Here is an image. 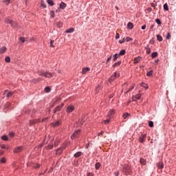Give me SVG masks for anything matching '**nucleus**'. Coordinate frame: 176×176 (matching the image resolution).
<instances>
[{
	"instance_id": "obj_1",
	"label": "nucleus",
	"mask_w": 176,
	"mask_h": 176,
	"mask_svg": "<svg viewBox=\"0 0 176 176\" xmlns=\"http://www.w3.org/2000/svg\"><path fill=\"white\" fill-rule=\"evenodd\" d=\"M38 75L40 76H45V78H53V74L48 72H44V71L38 72Z\"/></svg>"
},
{
	"instance_id": "obj_2",
	"label": "nucleus",
	"mask_w": 176,
	"mask_h": 176,
	"mask_svg": "<svg viewBox=\"0 0 176 176\" xmlns=\"http://www.w3.org/2000/svg\"><path fill=\"white\" fill-rule=\"evenodd\" d=\"M123 172L126 175H129L131 173V166L129 165H125L123 168Z\"/></svg>"
},
{
	"instance_id": "obj_3",
	"label": "nucleus",
	"mask_w": 176,
	"mask_h": 176,
	"mask_svg": "<svg viewBox=\"0 0 176 176\" xmlns=\"http://www.w3.org/2000/svg\"><path fill=\"white\" fill-rule=\"evenodd\" d=\"M119 76H120V74L114 72L113 75L109 78V82H110V83H112V82H113V80H115L117 78H119Z\"/></svg>"
},
{
	"instance_id": "obj_4",
	"label": "nucleus",
	"mask_w": 176,
	"mask_h": 176,
	"mask_svg": "<svg viewBox=\"0 0 176 176\" xmlns=\"http://www.w3.org/2000/svg\"><path fill=\"white\" fill-rule=\"evenodd\" d=\"M79 134H80V130L74 131V133L71 135L72 140H76V138L79 137Z\"/></svg>"
},
{
	"instance_id": "obj_5",
	"label": "nucleus",
	"mask_w": 176,
	"mask_h": 176,
	"mask_svg": "<svg viewBox=\"0 0 176 176\" xmlns=\"http://www.w3.org/2000/svg\"><path fill=\"white\" fill-rule=\"evenodd\" d=\"M64 107V103H62L60 105H58L56 107V109L54 110V113H56V112H60L61 111V108Z\"/></svg>"
},
{
	"instance_id": "obj_6",
	"label": "nucleus",
	"mask_w": 176,
	"mask_h": 176,
	"mask_svg": "<svg viewBox=\"0 0 176 176\" xmlns=\"http://www.w3.org/2000/svg\"><path fill=\"white\" fill-rule=\"evenodd\" d=\"M23 151V146H18L14 149V153H20Z\"/></svg>"
},
{
	"instance_id": "obj_7",
	"label": "nucleus",
	"mask_w": 176,
	"mask_h": 176,
	"mask_svg": "<svg viewBox=\"0 0 176 176\" xmlns=\"http://www.w3.org/2000/svg\"><path fill=\"white\" fill-rule=\"evenodd\" d=\"M6 23H7V24H11V27H15L16 25V23L10 20V19H7L6 20Z\"/></svg>"
},
{
	"instance_id": "obj_8",
	"label": "nucleus",
	"mask_w": 176,
	"mask_h": 176,
	"mask_svg": "<svg viewBox=\"0 0 176 176\" xmlns=\"http://www.w3.org/2000/svg\"><path fill=\"white\" fill-rule=\"evenodd\" d=\"M74 109H75V107L74 106L72 105L68 106L66 109V112H67V113H71V112H72Z\"/></svg>"
},
{
	"instance_id": "obj_9",
	"label": "nucleus",
	"mask_w": 176,
	"mask_h": 176,
	"mask_svg": "<svg viewBox=\"0 0 176 176\" xmlns=\"http://www.w3.org/2000/svg\"><path fill=\"white\" fill-rule=\"evenodd\" d=\"M146 139V134H142L141 136H140L139 140L140 142H144L145 140Z\"/></svg>"
},
{
	"instance_id": "obj_10",
	"label": "nucleus",
	"mask_w": 176,
	"mask_h": 176,
	"mask_svg": "<svg viewBox=\"0 0 176 176\" xmlns=\"http://www.w3.org/2000/svg\"><path fill=\"white\" fill-rule=\"evenodd\" d=\"M41 122V119L37 120H32L30 121V126H32V124H35V123H39Z\"/></svg>"
},
{
	"instance_id": "obj_11",
	"label": "nucleus",
	"mask_w": 176,
	"mask_h": 176,
	"mask_svg": "<svg viewBox=\"0 0 176 176\" xmlns=\"http://www.w3.org/2000/svg\"><path fill=\"white\" fill-rule=\"evenodd\" d=\"M4 94H7V95H6V97H7L8 98H9V97H12V96H13V92H12V91L8 92V90H6V91H4Z\"/></svg>"
},
{
	"instance_id": "obj_12",
	"label": "nucleus",
	"mask_w": 176,
	"mask_h": 176,
	"mask_svg": "<svg viewBox=\"0 0 176 176\" xmlns=\"http://www.w3.org/2000/svg\"><path fill=\"white\" fill-rule=\"evenodd\" d=\"M157 167H158V168H160V170H162V168H164V164H163L162 162H158L157 164Z\"/></svg>"
},
{
	"instance_id": "obj_13",
	"label": "nucleus",
	"mask_w": 176,
	"mask_h": 176,
	"mask_svg": "<svg viewBox=\"0 0 176 176\" xmlns=\"http://www.w3.org/2000/svg\"><path fill=\"white\" fill-rule=\"evenodd\" d=\"M59 8H60V9H61L62 10H64V9H65V8H67V4H65V3H64V2H61V3H60V5H59Z\"/></svg>"
},
{
	"instance_id": "obj_14",
	"label": "nucleus",
	"mask_w": 176,
	"mask_h": 176,
	"mask_svg": "<svg viewBox=\"0 0 176 176\" xmlns=\"http://www.w3.org/2000/svg\"><path fill=\"white\" fill-rule=\"evenodd\" d=\"M89 71H90V68H89V67L83 68L82 70V75H85V74H87V72H89Z\"/></svg>"
},
{
	"instance_id": "obj_15",
	"label": "nucleus",
	"mask_w": 176,
	"mask_h": 176,
	"mask_svg": "<svg viewBox=\"0 0 176 176\" xmlns=\"http://www.w3.org/2000/svg\"><path fill=\"white\" fill-rule=\"evenodd\" d=\"M141 61V58L140 56L136 57L133 60V64H138Z\"/></svg>"
},
{
	"instance_id": "obj_16",
	"label": "nucleus",
	"mask_w": 176,
	"mask_h": 176,
	"mask_svg": "<svg viewBox=\"0 0 176 176\" xmlns=\"http://www.w3.org/2000/svg\"><path fill=\"white\" fill-rule=\"evenodd\" d=\"M115 115V110H110L108 113V118H112Z\"/></svg>"
},
{
	"instance_id": "obj_17",
	"label": "nucleus",
	"mask_w": 176,
	"mask_h": 176,
	"mask_svg": "<svg viewBox=\"0 0 176 176\" xmlns=\"http://www.w3.org/2000/svg\"><path fill=\"white\" fill-rule=\"evenodd\" d=\"M127 28L128 30H133V28H134V25H133V23L129 22L127 24Z\"/></svg>"
},
{
	"instance_id": "obj_18",
	"label": "nucleus",
	"mask_w": 176,
	"mask_h": 176,
	"mask_svg": "<svg viewBox=\"0 0 176 176\" xmlns=\"http://www.w3.org/2000/svg\"><path fill=\"white\" fill-rule=\"evenodd\" d=\"M74 31H75V29H74L73 28H71L69 29H67L65 32L66 34H72V32H74Z\"/></svg>"
},
{
	"instance_id": "obj_19",
	"label": "nucleus",
	"mask_w": 176,
	"mask_h": 176,
	"mask_svg": "<svg viewBox=\"0 0 176 176\" xmlns=\"http://www.w3.org/2000/svg\"><path fill=\"white\" fill-rule=\"evenodd\" d=\"M134 98H135L136 100H140V98H141V94H138L135 96H133V101L135 100H134Z\"/></svg>"
},
{
	"instance_id": "obj_20",
	"label": "nucleus",
	"mask_w": 176,
	"mask_h": 176,
	"mask_svg": "<svg viewBox=\"0 0 176 176\" xmlns=\"http://www.w3.org/2000/svg\"><path fill=\"white\" fill-rule=\"evenodd\" d=\"M6 52V47H3L0 49V54H3Z\"/></svg>"
},
{
	"instance_id": "obj_21",
	"label": "nucleus",
	"mask_w": 176,
	"mask_h": 176,
	"mask_svg": "<svg viewBox=\"0 0 176 176\" xmlns=\"http://www.w3.org/2000/svg\"><path fill=\"white\" fill-rule=\"evenodd\" d=\"M53 127H58L60 126V121H56L54 123H52Z\"/></svg>"
},
{
	"instance_id": "obj_22",
	"label": "nucleus",
	"mask_w": 176,
	"mask_h": 176,
	"mask_svg": "<svg viewBox=\"0 0 176 176\" xmlns=\"http://www.w3.org/2000/svg\"><path fill=\"white\" fill-rule=\"evenodd\" d=\"M74 156V157H79L82 156V152L78 151V152L76 153Z\"/></svg>"
},
{
	"instance_id": "obj_23",
	"label": "nucleus",
	"mask_w": 176,
	"mask_h": 176,
	"mask_svg": "<svg viewBox=\"0 0 176 176\" xmlns=\"http://www.w3.org/2000/svg\"><path fill=\"white\" fill-rule=\"evenodd\" d=\"M63 153V148L60 147L56 150V155H61Z\"/></svg>"
},
{
	"instance_id": "obj_24",
	"label": "nucleus",
	"mask_w": 176,
	"mask_h": 176,
	"mask_svg": "<svg viewBox=\"0 0 176 176\" xmlns=\"http://www.w3.org/2000/svg\"><path fill=\"white\" fill-rule=\"evenodd\" d=\"M47 3L50 6H54V2H53V0H47Z\"/></svg>"
},
{
	"instance_id": "obj_25",
	"label": "nucleus",
	"mask_w": 176,
	"mask_h": 176,
	"mask_svg": "<svg viewBox=\"0 0 176 176\" xmlns=\"http://www.w3.org/2000/svg\"><path fill=\"white\" fill-rule=\"evenodd\" d=\"M122 64V61H118V63H116L113 65V68H116V67H119Z\"/></svg>"
},
{
	"instance_id": "obj_26",
	"label": "nucleus",
	"mask_w": 176,
	"mask_h": 176,
	"mask_svg": "<svg viewBox=\"0 0 176 176\" xmlns=\"http://www.w3.org/2000/svg\"><path fill=\"white\" fill-rule=\"evenodd\" d=\"M100 167H101V164H100V162H98L95 164L96 170H100Z\"/></svg>"
},
{
	"instance_id": "obj_27",
	"label": "nucleus",
	"mask_w": 176,
	"mask_h": 176,
	"mask_svg": "<svg viewBox=\"0 0 176 176\" xmlns=\"http://www.w3.org/2000/svg\"><path fill=\"white\" fill-rule=\"evenodd\" d=\"M140 163H141V164H143L144 166H145V164H146V160H145L144 158H141Z\"/></svg>"
},
{
	"instance_id": "obj_28",
	"label": "nucleus",
	"mask_w": 176,
	"mask_h": 176,
	"mask_svg": "<svg viewBox=\"0 0 176 176\" xmlns=\"http://www.w3.org/2000/svg\"><path fill=\"white\" fill-rule=\"evenodd\" d=\"M126 54V50H122L120 53L118 54V55L120 56H124Z\"/></svg>"
},
{
	"instance_id": "obj_29",
	"label": "nucleus",
	"mask_w": 176,
	"mask_h": 176,
	"mask_svg": "<svg viewBox=\"0 0 176 176\" xmlns=\"http://www.w3.org/2000/svg\"><path fill=\"white\" fill-rule=\"evenodd\" d=\"M58 144H60V140L59 139H56L55 142H54V146H57L58 145Z\"/></svg>"
},
{
	"instance_id": "obj_30",
	"label": "nucleus",
	"mask_w": 176,
	"mask_h": 176,
	"mask_svg": "<svg viewBox=\"0 0 176 176\" xmlns=\"http://www.w3.org/2000/svg\"><path fill=\"white\" fill-rule=\"evenodd\" d=\"M119 54H115L114 55H113V61H116V60H118V58L119 57Z\"/></svg>"
},
{
	"instance_id": "obj_31",
	"label": "nucleus",
	"mask_w": 176,
	"mask_h": 176,
	"mask_svg": "<svg viewBox=\"0 0 176 176\" xmlns=\"http://www.w3.org/2000/svg\"><path fill=\"white\" fill-rule=\"evenodd\" d=\"M56 25L58 28H61V27H63V23L61 21H58L56 23Z\"/></svg>"
},
{
	"instance_id": "obj_32",
	"label": "nucleus",
	"mask_w": 176,
	"mask_h": 176,
	"mask_svg": "<svg viewBox=\"0 0 176 176\" xmlns=\"http://www.w3.org/2000/svg\"><path fill=\"white\" fill-rule=\"evenodd\" d=\"M157 41H159V42H162V41H163V37H162V36L157 34Z\"/></svg>"
},
{
	"instance_id": "obj_33",
	"label": "nucleus",
	"mask_w": 176,
	"mask_h": 176,
	"mask_svg": "<svg viewBox=\"0 0 176 176\" xmlns=\"http://www.w3.org/2000/svg\"><path fill=\"white\" fill-rule=\"evenodd\" d=\"M1 149H9V146H6L5 144H1Z\"/></svg>"
},
{
	"instance_id": "obj_34",
	"label": "nucleus",
	"mask_w": 176,
	"mask_h": 176,
	"mask_svg": "<svg viewBox=\"0 0 176 176\" xmlns=\"http://www.w3.org/2000/svg\"><path fill=\"white\" fill-rule=\"evenodd\" d=\"M153 74V71L152 70L149 71L146 73V76H152Z\"/></svg>"
},
{
	"instance_id": "obj_35",
	"label": "nucleus",
	"mask_w": 176,
	"mask_h": 176,
	"mask_svg": "<svg viewBox=\"0 0 176 176\" xmlns=\"http://www.w3.org/2000/svg\"><path fill=\"white\" fill-rule=\"evenodd\" d=\"M152 58H155V57H157V52H153L151 54Z\"/></svg>"
},
{
	"instance_id": "obj_36",
	"label": "nucleus",
	"mask_w": 176,
	"mask_h": 176,
	"mask_svg": "<svg viewBox=\"0 0 176 176\" xmlns=\"http://www.w3.org/2000/svg\"><path fill=\"white\" fill-rule=\"evenodd\" d=\"M50 17H52V19H54V11H50Z\"/></svg>"
},
{
	"instance_id": "obj_37",
	"label": "nucleus",
	"mask_w": 176,
	"mask_h": 176,
	"mask_svg": "<svg viewBox=\"0 0 176 176\" xmlns=\"http://www.w3.org/2000/svg\"><path fill=\"white\" fill-rule=\"evenodd\" d=\"M1 140H3V141H8V136H6V135H3L2 137H1Z\"/></svg>"
},
{
	"instance_id": "obj_38",
	"label": "nucleus",
	"mask_w": 176,
	"mask_h": 176,
	"mask_svg": "<svg viewBox=\"0 0 176 176\" xmlns=\"http://www.w3.org/2000/svg\"><path fill=\"white\" fill-rule=\"evenodd\" d=\"M6 63H10V57L6 56L5 58Z\"/></svg>"
},
{
	"instance_id": "obj_39",
	"label": "nucleus",
	"mask_w": 176,
	"mask_h": 176,
	"mask_svg": "<svg viewBox=\"0 0 176 176\" xmlns=\"http://www.w3.org/2000/svg\"><path fill=\"white\" fill-rule=\"evenodd\" d=\"M164 10H168V5L167 4V3H166L164 5Z\"/></svg>"
},
{
	"instance_id": "obj_40",
	"label": "nucleus",
	"mask_w": 176,
	"mask_h": 176,
	"mask_svg": "<svg viewBox=\"0 0 176 176\" xmlns=\"http://www.w3.org/2000/svg\"><path fill=\"white\" fill-rule=\"evenodd\" d=\"M147 54H151V48L148 46L146 47Z\"/></svg>"
},
{
	"instance_id": "obj_41",
	"label": "nucleus",
	"mask_w": 176,
	"mask_h": 176,
	"mask_svg": "<svg viewBox=\"0 0 176 176\" xmlns=\"http://www.w3.org/2000/svg\"><path fill=\"white\" fill-rule=\"evenodd\" d=\"M45 91L46 93H50V87H46L45 88Z\"/></svg>"
},
{
	"instance_id": "obj_42",
	"label": "nucleus",
	"mask_w": 176,
	"mask_h": 176,
	"mask_svg": "<svg viewBox=\"0 0 176 176\" xmlns=\"http://www.w3.org/2000/svg\"><path fill=\"white\" fill-rule=\"evenodd\" d=\"M3 2L6 3V5H9L10 3V0H3Z\"/></svg>"
},
{
	"instance_id": "obj_43",
	"label": "nucleus",
	"mask_w": 176,
	"mask_h": 176,
	"mask_svg": "<svg viewBox=\"0 0 176 176\" xmlns=\"http://www.w3.org/2000/svg\"><path fill=\"white\" fill-rule=\"evenodd\" d=\"M155 23H157V24H159V25H160V24H162V21H160V19H155Z\"/></svg>"
},
{
	"instance_id": "obj_44",
	"label": "nucleus",
	"mask_w": 176,
	"mask_h": 176,
	"mask_svg": "<svg viewBox=\"0 0 176 176\" xmlns=\"http://www.w3.org/2000/svg\"><path fill=\"white\" fill-rule=\"evenodd\" d=\"M19 41H20L21 42H22V43H24V42H25V38H24V37H21V38H19Z\"/></svg>"
},
{
	"instance_id": "obj_45",
	"label": "nucleus",
	"mask_w": 176,
	"mask_h": 176,
	"mask_svg": "<svg viewBox=\"0 0 176 176\" xmlns=\"http://www.w3.org/2000/svg\"><path fill=\"white\" fill-rule=\"evenodd\" d=\"M9 135L11 138H13L14 137V133L13 132H10Z\"/></svg>"
},
{
	"instance_id": "obj_46",
	"label": "nucleus",
	"mask_w": 176,
	"mask_h": 176,
	"mask_svg": "<svg viewBox=\"0 0 176 176\" xmlns=\"http://www.w3.org/2000/svg\"><path fill=\"white\" fill-rule=\"evenodd\" d=\"M148 126L149 127H153V122L152 121L148 122Z\"/></svg>"
},
{
	"instance_id": "obj_47",
	"label": "nucleus",
	"mask_w": 176,
	"mask_h": 176,
	"mask_svg": "<svg viewBox=\"0 0 176 176\" xmlns=\"http://www.w3.org/2000/svg\"><path fill=\"white\" fill-rule=\"evenodd\" d=\"M53 43H54V40H52V41H50V46H51V47H54V45H53Z\"/></svg>"
},
{
	"instance_id": "obj_48",
	"label": "nucleus",
	"mask_w": 176,
	"mask_h": 176,
	"mask_svg": "<svg viewBox=\"0 0 176 176\" xmlns=\"http://www.w3.org/2000/svg\"><path fill=\"white\" fill-rule=\"evenodd\" d=\"M1 163H6V160L5 159V157H2L1 159Z\"/></svg>"
},
{
	"instance_id": "obj_49",
	"label": "nucleus",
	"mask_w": 176,
	"mask_h": 176,
	"mask_svg": "<svg viewBox=\"0 0 176 176\" xmlns=\"http://www.w3.org/2000/svg\"><path fill=\"white\" fill-rule=\"evenodd\" d=\"M41 6H43L44 8H46V4H45V2H43V1H41Z\"/></svg>"
},
{
	"instance_id": "obj_50",
	"label": "nucleus",
	"mask_w": 176,
	"mask_h": 176,
	"mask_svg": "<svg viewBox=\"0 0 176 176\" xmlns=\"http://www.w3.org/2000/svg\"><path fill=\"white\" fill-rule=\"evenodd\" d=\"M166 39H171V34L168 33V35L166 36Z\"/></svg>"
},
{
	"instance_id": "obj_51",
	"label": "nucleus",
	"mask_w": 176,
	"mask_h": 176,
	"mask_svg": "<svg viewBox=\"0 0 176 176\" xmlns=\"http://www.w3.org/2000/svg\"><path fill=\"white\" fill-rule=\"evenodd\" d=\"M125 42H126V39L125 38H123L122 40H120L119 41L120 43H124Z\"/></svg>"
},
{
	"instance_id": "obj_52",
	"label": "nucleus",
	"mask_w": 176,
	"mask_h": 176,
	"mask_svg": "<svg viewBox=\"0 0 176 176\" xmlns=\"http://www.w3.org/2000/svg\"><path fill=\"white\" fill-rule=\"evenodd\" d=\"M126 42H130V41H133V38L128 36V37H126Z\"/></svg>"
},
{
	"instance_id": "obj_53",
	"label": "nucleus",
	"mask_w": 176,
	"mask_h": 176,
	"mask_svg": "<svg viewBox=\"0 0 176 176\" xmlns=\"http://www.w3.org/2000/svg\"><path fill=\"white\" fill-rule=\"evenodd\" d=\"M109 120H110L109 119L104 120V124H108V123H109Z\"/></svg>"
},
{
	"instance_id": "obj_54",
	"label": "nucleus",
	"mask_w": 176,
	"mask_h": 176,
	"mask_svg": "<svg viewBox=\"0 0 176 176\" xmlns=\"http://www.w3.org/2000/svg\"><path fill=\"white\" fill-rule=\"evenodd\" d=\"M47 149H53V145H49L47 146Z\"/></svg>"
},
{
	"instance_id": "obj_55",
	"label": "nucleus",
	"mask_w": 176,
	"mask_h": 176,
	"mask_svg": "<svg viewBox=\"0 0 176 176\" xmlns=\"http://www.w3.org/2000/svg\"><path fill=\"white\" fill-rule=\"evenodd\" d=\"M133 89H134V87H131L129 89V90L126 91V93H129V92H130V91H131V90H133Z\"/></svg>"
},
{
	"instance_id": "obj_56",
	"label": "nucleus",
	"mask_w": 176,
	"mask_h": 176,
	"mask_svg": "<svg viewBox=\"0 0 176 176\" xmlns=\"http://www.w3.org/2000/svg\"><path fill=\"white\" fill-rule=\"evenodd\" d=\"M120 38V36L119 35V33H117L116 35V39H119Z\"/></svg>"
},
{
	"instance_id": "obj_57",
	"label": "nucleus",
	"mask_w": 176,
	"mask_h": 176,
	"mask_svg": "<svg viewBox=\"0 0 176 176\" xmlns=\"http://www.w3.org/2000/svg\"><path fill=\"white\" fill-rule=\"evenodd\" d=\"M127 116H129V113L124 114V115H123L124 119H126V118H127Z\"/></svg>"
},
{
	"instance_id": "obj_58",
	"label": "nucleus",
	"mask_w": 176,
	"mask_h": 176,
	"mask_svg": "<svg viewBox=\"0 0 176 176\" xmlns=\"http://www.w3.org/2000/svg\"><path fill=\"white\" fill-rule=\"evenodd\" d=\"M146 25H144L142 26V30H146Z\"/></svg>"
},
{
	"instance_id": "obj_59",
	"label": "nucleus",
	"mask_w": 176,
	"mask_h": 176,
	"mask_svg": "<svg viewBox=\"0 0 176 176\" xmlns=\"http://www.w3.org/2000/svg\"><path fill=\"white\" fill-rule=\"evenodd\" d=\"M96 92L100 91V86H98V87H97L96 88Z\"/></svg>"
},
{
	"instance_id": "obj_60",
	"label": "nucleus",
	"mask_w": 176,
	"mask_h": 176,
	"mask_svg": "<svg viewBox=\"0 0 176 176\" xmlns=\"http://www.w3.org/2000/svg\"><path fill=\"white\" fill-rule=\"evenodd\" d=\"M87 176H94V175L92 173H88Z\"/></svg>"
},
{
	"instance_id": "obj_61",
	"label": "nucleus",
	"mask_w": 176,
	"mask_h": 176,
	"mask_svg": "<svg viewBox=\"0 0 176 176\" xmlns=\"http://www.w3.org/2000/svg\"><path fill=\"white\" fill-rule=\"evenodd\" d=\"M111 58H112V56H110L107 58V63H108V61H110V60H111Z\"/></svg>"
},
{
	"instance_id": "obj_62",
	"label": "nucleus",
	"mask_w": 176,
	"mask_h": 176,
	"mask_svg": "<svg viewBox=\"0 0 176 176\" xmlns=\"http://www.w3.org/2000/svg\"><path fill=\"white\" fill-rule=\"evenodd\" d=\"M102 134H104V131H102L100 133L98 134V135H102Z\"/></svg>"
},
{
	"instance_id": "obj_63",
	"label": "nucleus",
	"mask_w": 176,
	"mask_h": 176,
	"mask_svg": "<svg viewBox=\"0 0 176 176\" xmlns=\"http://www.w3.org/2000/svg\"><path fill=\"white\" fill-rule=\"evenodd\" d=\"M39 167H41V165L36 164V166H35V168H39Z\"/></svg>"
},
{
	"instance_id": "obj_64",
	"label": "nucleus",
	"mask_w": 176,
	"mask_h": 176,
	"mask_svg": "<svg viewBox=\"0 0 176 176\" xmlns=\"http://www.w3.org/2000/svg\"><path fill=\"white\" fill-rule=\"evenodd\" d=\"M56 13H60V9L56 10Z\"/></svg>"
}]
</instances>
